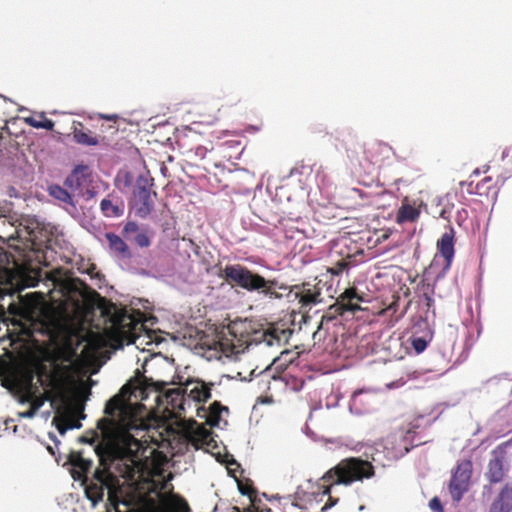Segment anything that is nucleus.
Masks as SVG:
<instances>
[{"instance_id":"1","label":"nucleus","mask_w":512,"mask_h":512,"mask_svg":"<svg viewBox=\"0 0 512 512\" xmlns=\"http://www.w3.org/2000/svg\"><path fill=\"white\" fill-rule=\"evenodd\" d=\"M104 413L108 418L97 422L100 431L97 435L100 443L95 448L97 455L100 458L107 456L125 466H134L143 448L137 435L148 429L147 423L116 396L106 402Z\"/></svg>"},{"instance_id":"2","label":"nucleus","mask_w":512,"mask_h":512,"mask_svg":"<svg viewBox=\"0 0 512 512\" xmlns=\"http://www.w3.org/2000/svg\"><path fill=\"white\" fill-rule=\"evenodd\" d=\"M220 277L243 290L257 292L272 300L282 297L277 289L287 290V286L279 284L276 279H266L242 264H227L221 270Z\"/></svg>"},{"instance_id":"3","label":"nucleus","mask_w":512,"mask_h":512,"mask_svg":"<svg viewBox=\"0 0 512 512\" xmlns=\"http://www.w3.org/2000/svg\"><path fill=\"white\" fill-rule=\"evenodd\" d=\"M375 475L374 466L361 458H347L328 470L323 479L331 485L324 489V494L330 495L337 486H350L352 483L370 479Z\"/></svg>"},{"instance_id":"4","label":"nucleus","mask_w":512,"mask_h":512,"mask_svg":"<svg viewBox=\"0 0 512 512\" xmlns=\"http://www.w3.org/2000/svg\"><path fill=\"white\" fill-rule=\"evenodd\" d=\"M511 441H505L497 445L490 453V458L484 473L485 478L490 484L502 482L510 469L507 457V449Z\"/></svg>"},{"instance_id":"5","label":"nucleus","mask_w":512,"mask_h":512,"mask_svg":"<svg viewBox=\"0 0 512 512\" xmlns=\"http://www.w3.org/2000/svg\"><path fill=\"white\" fill-rule=\"evenodd\" d=\"M153 185V179L144 175H139L136 180V188L133 192L135 197V214L139 218L145 219L152 212L154 203L151 198L150 186Z\"/></svg>"},{"instance_id":"6","label":"nucleus","mask_w":512,"mask_h":512,"mask_svg":"<svg viewBox=\"0 0 512 512\" xmlns=\"http://www.w3.org/2000/svg\"><path fill=\"white\" fill-rule=\"evenodd\" d=\"M471 475L472 462L470 460H464L457 465L449 485L450 494L454 501H460L468 491Z\"/></svg>"},{"instance_id":"7","label":"nucleus","mask_w":512,"mask_h":512,"mask_svg":"<svg viewBox=\"0 0 512 512\" xmlns=\"http://www.w3.org/2000/svg\"><path fill=\"white\" fill-rule=\"evenodd\" d=\"M249 348V343L246 339H228L222 338L213 343L212 349L219 353V358L225 356L229 359H236L237 355L244 353Z\"/></svg>"},{"instance_id":"8","label":"nucleus","mask_w":512,"mask_h":512,"mask_svg":"<svg viewBox=\"0 0 512 512\" xmlns=\"http://www.w3.org/2000/svg\"><path fill=\"white\" fill-rule=\"evenodd\" d=\"M293 330L290 328H280L277 326H270L263 330L258 342H264L268 347L277 345H285L288 343Z\"/></svg>"},{"instance_id":"9","label":"nucleus","mask_w":512,"mask_h":512,"mask_svg":"<svg viewBox=\"0 0 512 512\" xmlns=\"http://www.w3.org/2000/svg\"><path fill=\"white\" fill-rule=\"evenodd\" d=\"M454 236L455 231L453 227L449 228V231L442 234L441 238L437 242V248L441 256L444 258L446 264L443 269V273L438 275V279L444 275V273L450 268L454 258Z\"/></svg>"},{"instance_id":"10","label":"nucleus","mask_w":512,"mask_h":512,"mask_svg":"<svg viewBox=\"0 0 512 512\" xmlns=\"http://www.w3.org/2000/svg\"><path fill=\"white\" fill-rule=\"evenodd\" d=\"M184 390L195 402H206L211 398V387L200 379L187 378Z\"/></svg>"},{"instance_id":"11","label":"nucleus","mask_w":512,"mask_h":512,"mask_svg":"<svg viewBox=\"0 0 512 512\" xmlns=\"http://www.w3.org/2000/svg\"><path fill=\"white\" fill-rule=\"evenodd\" d=\"M94 477L99 482V485H91L85 488V495L93 507L103 501L105 490L109 488L107 480L100 476L97 471L94 473Z\"/></svg>"},{"instance_id":"12","label":"nucleus","mask_w":512,"mask_h":512,"mask_svg":"<svg viewBox=\"0 0 512 512\" xmlns=\"http://www.w3.org/2000/svg\"><path fill=\"white\" fill-rule=\"evenodd\" d=\"M414 337H426L433 339L434 330L429 324L426 317L422 315H415L411 318V335Z\"/></svg>"},{"instance_id":"13","label":"nucleus","mask_w":512,"mask_h":512,"mask_svg":"<svg viewBox=\"0 0 512 512\" xmlns=\"http://www.w3.org/2000/svg\"><path fill=\"white\" fill-rule=\"evenodd\" d=\"M420 216V210L414 207L407 198L402 201L398 209L396 222L403 224L406 222H415Z\"/></svg>"},{"instance_id":"14","label":"nucleus","mask_w":512,"mask_h":512,"mask_svg":"<svg viewBox=\"0 0 512 512\" xmlns=\"http://www.w3.org/2000/svg\"><path fill=\"white\" fill-rule=\"evenodd\" d=\"M105 237L112 252L121 255L122 258H131L129 247L120 236L115 233L108 232L105 234Z\"/></svg>"},{"instance_id":"15","label":"nucleus","mask_w":512,"mask_h":512,"mask_svg":"<svg viewBox=\"0 0 512 512\" xmlns=\"http://www.w3.org/2000/svg\"><path fill=\"white\" fill-rule=\"evenodd\" d=\"M492 504H496L506 512H512V483H506L502 487Z\"/></svg>"},{"instance_id":"16","label":"nucleus","mask_w":512,"mask_h":512,"mask_svg":"<svg viewBox=\"0 0 512 512\" xmlns=\"http://www.w3.org/2000/svg\"><path fill=\"white\" fill-rule=\"evenodd\" d=\"M88 171V166L85 164H79L74 167L71 174L64 180V185L71 189H78L83 185V180L79 178V174Z\"/></svg>"},{"instance_id":"17","label":"nucleus","mask_w":512,"mask_h":512,"mask_svg":"<svg viewBox=\"0 0 512 512\" xmlns=\"http://www.w3.org/2000/svg\"><path fill=\"white\" fill-rule=\"evenodd\" d=\"M100 209L102 213L109 218L121 217L124 213L123 204H113L112 201L107 198L101 200Z\"/></svg>"},{"instance_id":"18","label":"nucleus","mask_w":512,"mask_h":512,"mask_svg":"<svg viewBox=\"0 0 512 512\" xmlns=\"http://www.w3.org/2000/svg\"><path fill=\"white\" fill-rule=\"evenodd\" d=\"M70 462L73 468L79 472V478L82 475H87L93 466V461L91 459L84 458L80 454L71 457Z\"/></svg>"},{"instance_id":"19","label":"nucleus","mask_w":512,"mask_h":512,"mask_svg":"<svg viewBox=\"0 0 512 512\" xmlns=\"http://www.w3.org/2000/svg\"><path fill=\"white\" fill-rule=\"evenodd\" d=\"M48 191L53 198L75 207L72 195L60 185H50Z\"/></svg>"},{"instance_id":"20","label":"nucleus","mask_w":512,"mask_h":512,"mask_svg":"<svg viewBox=\"0 0 512 512\" xmlns=\"http://www.w3.org/2000/svg\"><path fill=\"white\" fill-rule=\"evenodd\" d=\"M73 138L76 143L85 145V146H96L99 143L97 137L93 136L90 131L86 132V131L80 130V129L74 130Z\"/></svg>"},{"instance_id":"21","label":"nucleus","mask_w":512,"mask_h":512,"mask_svg":"<svg viewBox=\"0 0 512 512\" xmlns=\"http://www.w3.org/2000/svg\"><path fill=\"white\" fill-rule=\"evenodd\" d=\"M41 117L42 120H36L33 117H27L25 118V122L33 128L52 131L55 126L54 121L45 117L44 113H41Z\"/></svg>"},{"instance_id":"22","label":"nucleus","mask_w":512,"mask_h":512,"mask_svg":"<svg viewBox=\"0 0 512 512\" xmlns=\"http://www.w3.org/2000/svg\"><path fill=\"white\" fill-rule=\"evenodd\" d=\"M409 341L411 347L415 351L416 354H421L424 352L428 346V344L432 341V339H428L425 336L423 337H414L410 336Z\"/></svg>"},{"instance_id":"23","label":"nucleus","mask_w":512,"mask_h":512,"mask_svg":"<svg viewBox=\"0 0 512 512\" xmlns=\"http://www.w3.org/2000/svg\"><path fill=\"white\" fill-rule=\"evenodd\" d=\"M133 241L141 248L148 247L150 245V239L146 231H139L134 237Z\"/></svg>"},{"instance_id":"24","label":"nucleus","mask_w":512,"mask_h":512,"mask_svg":"<svg viewBox=\"0 0 512 512\" xmlns=\"http://www.w3.org/2000/svg\"><path fill=\"white\" fill-rule=\"evenodd\" d=\"M139 232V226L137 224V222L135 221H128L125 225H124V228H123V236L126 238V239H130L129 238V235L131 233H138Z\"/></svg>"},{"instance_id":"25","label":"nucleus","mask_w":512,"mask_h":512,"mask_svg":"<svg viewBox=\"0 0 512 512\" xmlns=\"http://www.w3.org/2000/svg\"><path fill=\"white\" fill-rule=\"evenodd\" d=\"M428 506L433 512H444L442 502L437 496L430 499Z\"/></svg>"},{"instance_id":"26","label":"nucleus","mask_w":512,"mask_h":512,"mask_svg":"<svg viewBox=\"0 0 512 512\" xmlns=\"http://www.w3.org/2000/svg\"><path fill=\"white\" fill-rule=\"evenodd\" d=\"M37 412H38V407H31L30 409H28L26 411L19 412L18 416L20 418L32 419L36 416Z\"/></svg>"},{"instance_id":"27","label":"nucleus","mask_w":512,"mask_h":512,"mask_svg":"<svg viewBox=\"0 0 512 512\" xmlns=\"http://www.w3.org/2000/svg\"><path fill=\"white\" fill-rule=\"evenodd\" d=\"M155 358H162V359H165L161 353H153V354H149L148 356L144 357L143 359V364H142V367L144 369V371H146V366L148 365L149 361L155 359Z\"/></svg>"},{"instance_id":"28","label":"nucleus","mask_w":512,"mask_h":512,"mask_svg":"<svg viewBox=\"0 0 512 512\" xmlns=\"http://www.w3.org/2000/svg\"><path fill=\"white\" fill-rule=\"evenodd\" d=\"M256 371H257V369H256V368H255V369H253V370H251V371H250V374H249V377H241V373H238V376L240 377V379H241L242 381L249 382V381H251L254 377H257V376H259L260 374H262L265 370H262V371H260L259 373H257Z\"/></svg>"},{"instance_id":"29","label":"nucleus","mask_w":512,"mask_h":512,"mask_svg":"<svg viewBox=\"0 0 512 512\" xmlns=\"http://www.w3.org/2000/svg\"><path fill=\"white\" fill-rule=\"evenodd\" d=\"M138 275H140V276H144V277H152V278H155V279H158V278H159L157 275H155L154 273H152V271L147 270V269H140V270L138 271Z\"/></svg>"},{"instance_id":"30","label":"nucleus","mask_w":512,"mask_h":512,"mask_svg":"<svg viewBox=\"0 0 512 512\" xmlns=\"http://www.w3.org/2000/svg\"><path fill=\"white\" fill-rule=\"evenodd\" d=\"M424 300H425V305H426L427 311H429L434 305V300L427 293L424 294Z\"/></svg>"},{"instance_id":"31","label":"nucleus","mask_w":512,"mask_h":512,"mask_svg":"<svg viewBox=\"0 0 512 512\" xmlns=\"http://www.w3.org/2000/svg\"><path fill=\"white\" fill-rule=\"evenodd\" d=\"M99 117L106 121H116L119 119V116L117 114H99Z\"/></svg>"},{"instance_id":"32","label":"nucleus","mask_w":512,"mask_h":512,"mask_svg":"<svg viewBox=\"0 0 512 512\" xmlns=\"http://www.w3.org/2000/svg\"><path fill=\"white\" fill-rule=\"evenodd\" d=\"M362 393H363V390H356V391L353 392L352 399H351V402L349 404V410H350L351 413H353V402Z\"/></svg>"},{"instance_id":"33","label":"nucleus","mask_w":512,"mask_h":512,"mask_svg":"<svg viewBox=\"0 0 512 512\" xmlns=\"http://www.w3.org/2000/svg\"><path fill=\"white\" fill-rule=\"evenodd\" d=\"M81 427V424H77V425H73V426H68V427H58V432L61 434V435H64L68 430H71V429H74V428H80Z\"/></svg>"},{"instance_id":"34","label":"nucleus","mask_w":512,"mask_h":512,"mask_svg":"<svg viewBox=\"0 0 512 512\" xmlns=\"http://www.w3.org/2000/svg\"><path fill=\"white\" fill-rule=\"evenodd\" d=\"M329 502H330V504H329V505L325 504V505L322 507V511H325V510H327L328 508H331V507H333L334 505H336V504H337V502H338V499H334L333 497H331V496H330V497H329Z\"/></svg>"},{"instance_id":"35","label":"nucleus","mask_w":512,"mask_h":512,"mask_svg":"<svg viewBox=\"0 0 512 512\" xmlns=\"http://www.w3.org/2000/svg\"><path fill=\"white\" fill-rule=\"evenodd\" d=\"M7 195L9 197H18V191L14 187H9L7 190Z\"/></svg>"},{"instance_id":"36","label":"nucleus","mask_w":512,"mask_h":512,"mask_svg":"<svg viewBox=\"0 0 512 512\" xmlns=\"http://www.w3.org/2000/svg\"><path fill=\"white\" fill-rule=\"evenodd\" d=\"M401 384H402V383H400V381H392V382H390V383L386 384V387H387L388 389H394V388L399 387Z\"/></svg>"},{"instance_id":"37","label":"nucleus","mask_w":512,"mask_h":512,"mask_svg":"<svg viewBox=\"0 0 512 512\" xmlns=\"http://www.w3.org/2000/svg\"><path fill=\"white\" fill-rule=\"evenodd\" d=\"M345 294L347 295V297H348L349 299H358V300H360V299L357 297L356 293H355V292H353V291H345Z\"/></svg>"},{"instance_id":"38","label":"nucleus","mask_w":512,"mask_h":512,"mask_svg":"<svg viewBox=\"0 0 512 512\" xmlns=\"http://www.w3.org/2000/svg\"><path fill=\"white\" fill-rule=\"evenodd\" d=\"M90 176L89 170L84 172L83 175L79 174V178L83 180V184L86 182L87 178Z\"/></svg>"},{"instance_id":"39","label":"nucleus","mask_w":512,"mask_h":512,"mask_svg":"<svg viewBox=\"0 0 512 512\" xmlns=\"http://www.w3.org/2000/svg\"><path fill=\"white\" fill-rule=\"evenodd\" d=\"M49 436L50 438L53 440V442L55 443V445L57 446L58 444H60V441L57 439L56 435L53 434V433H49Z\"/></svg>"},{"instance_id":"40","label":"nucleus","mask_w":512,"mask_h":512,"mask_svg":"<svg viewBox=\"0 0 512 512\" xmlns=\"http://www.w3.org/2000/svg\"><path fill=\"white\" fill-rule=\"evenodd\" d=\"M44 400H39L32 407H38V410L44 405Z\"/></svg>"},{"instance_id":"41","label":"nucleus","mask_w":512,"mask_h":512,"mask_svg":"<svg viewBox=\"0 0 512 512\" xmlns=\"http://www.w3.org/2000/svg\"><path fill=\"white\" fill-rule=\"evenodd\" d=\"M238 489H239V492L242 494V495H248V490L244 489L243 487H241L240 485L238 486Z\"/></svg>"},{"instance_id":"42","label":"nucleus","mask_w":512,"mask_h":512,"mask_svg":"<svg viewBox=\"0 0 512 512\" xmlns=\"http://www.w3.org/2000/svg\"><path fill=\"white\" fill-rule=\"evenodd\" d=\"M87 192H88L90 198L95 196V192L94 191L88 190Z\"/></svg>"},{"instance_id":"43","label":"nucleus","mask_w":512,"mask_h":512,"mask_svg":"<svg viewBox=\"0 0 512 512\" xmlns=\"http://www.w3.org/2000/svg\"><path fill=\"white\" fill-rule=\"evenodd\" d=\"M19 403H20V404H22V405H24V404L28 403V399H26V398L21 399V400L19 401Z\"/></svg>"},{"instance_id":"44","label":"nucleus","mask_w":512,"mask_h":512,"mask_svg":"<svg viewBox=\"0 0 512 512\" xmlns=\"http://www.w3.org/2000/svg\"><path fill=\"white\" fill-rule=\"evenodd\" d=\"M176 407L179 408L180 410H183V411L185 410L184 403H181V404L177 405Z\"/></svg>"},{"instance_id":"45","label":"nucleus","mask_w":512,"mask_h":512,"mask_svg":"<svg viewBox=\"0 0 512 512\" xmlns=\"http://www.w3.org/2000/svg\"><path fill=\"white\" fill-rule=\"evenodd\" d=\"M48 451H49L52 455H54V454H55V452H54L53 448H52V447H50V446L48 447Z\"/></svg>"},{"instance_id":"46","label":"nucleus","mask_w":512,"mask_h":512,"mask_svg":"<svg viewBox=\"0 0 512 512\" xmlns=\"http://www.w3.org/2000/svg\"><path fill=\"white\" fill-rule=\"evenodd\" d=\"M231 464H234V465H236L237 467H240V465L237 463V461H236L235 459H232Z\"/></svg>"},{"instance_id":"47","label":"nucleus","mask_w":512,"mask_h":512,"mask_svg":"<svg viewBox=\"0 0 512 512\" xmlns=\"http://www.w3.org/2000/svg\"><path fill=\"white\" fill-rule=\"evenodd\" d=\"M10 422H13V419H8V420L5 422V424H6V425H10Z\"/></svg>"},{"instance_id":"48","label":"nucleus","mask_w":512,"mask_h":512,"mask_svg":"<svg viewBox=\"0 0 512 512\" xmlns=\"http://www.w3.org/2000/svg\"><path fill=\"white\" fill-rule=\"evenodd\" d=\"M365 509L364 505L359 506V511H363Z\"/></svg>"},{"instance_id":"49","label":"nucleus","mask_w":512,"mask_h":512,"mask_svg":"<svg viewBox=\"0 0 512 512\" xmlns=\"http://www.w3.org/2000/svg\"><path fill=\"white\" fill-rule=\"evenodd\" d=\"M17 430H18V427H17V426H14V427H13V433H16V432H17Z\"/></svg>"},{"instance_id":"50","label":"nucleus","mask_w":512,"mask_h":512,"mask_svg":"<svg viewBox=\"0 0 512 512\" xmlns=\"http://www.w3.org/2000/svg\"><path fill=\"white\" fill-rule=\"evenodd\" d=\"M507 156L506 151H503L502 158H505Z\"/></svg>"},{"instance_id":"51","label":"nucleus","mask_w":512,"mask_h":512,"mask_svg":"<svg viewBox=\"0 0 512 512\" xmlns=\"http://www.w3.org/2000/svg\"><path fill=\"white\" fill-rule=\"evenodd\" d=\"M422 443H423V442H421V441H420V442H418V443H415V444H414V446H419V445H421Z\"/></svg>"}]
</instances>
